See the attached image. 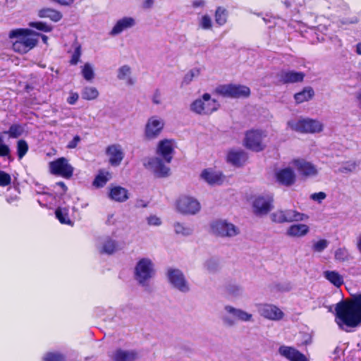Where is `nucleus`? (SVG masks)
Returning <instances> with one entry per match:
<instances>
[{
	"mask_svg": "<svg viewBox=\"0 0 361 361\" xmlns=\"http://www.w3.org/2000/svg\"><path fill=\"white\" fill-rule=\"evenodd\" d=\"M336 322L346 331L361 324V293L353 297L349 302H342L336 307Z\"/></svg>",
	"mask_w": 361,
	"mask_h": 361,
	"instance_id": "nucleus-1",
	"label": "nucleus"
},
{
	"mask_svg": "<svg viewBox=\"0 0 361 361\" xmlns=\"http://www.w3.org/2000/svg\"><path fill=\"white\" fill-rule=\"evenodd\" d=\"M39 34L29 29H15L9 32L11 39H16L13 43V49L16 52L25 54L33 49L37 44Z\"/></svg>",
	"mask_w": 361,
	"mask_h": 361,
	"instance_id": "nucleus-2",
	"label": "nucleus"
},
{
	"mask_svg": "<svg viewBox=\"0 0 361 361\" xmlns=\"http://www.w3.org/2000/svg\"><path fill=\"white\" fill-rule=\"evenodd\" d=\"M155 274V265L150 258L142 257L138 259L134 267V278L139 285L148 287Z\"/></svg>",
	"mask_w": 361,
	"mask_h": 361,
	"instance_id": "nucleus-3",
	"label": "nucleus"
},
{
	"mask_svg": "<svg viewBox=\"0 0 361 361\" xmlns=\"http://www.w3.org/2000/svg\"><path fill=\"white\" fill-rule=\"evenodd\" d=\"M220 108L219 102L209 93H204L190 104V110L198 116H210Z\"/></svg>",
	"mask_w": 361,
	"mask_h": 361,
	"instance_id": "nucleus-4",
	"label": "nucleus"
},
{
	"mask_svg": "<svg viewBox=\"0 0 361 361\" xmlns=\"http://www.w3.org/2000/svg\"><path fill=\"white\" fill-rule=\"evenodd\" d=\"M267 137V132L262 129H252L246 132L244 145L249 149L254 152L264 150L267 144L264 139Z\"/></svg>",
	"mask_w": 361,
	"mask_h": 361,
	"instance_id": "nucleus-5",
	"label": "nucleus"
},
{
	"mask_svg": "<svg viewBox=\"0 0 361 361\" xmlns=\"http://www.w3.org/2000/svg\"><path fill=\"white\" fill-rule=\"evenodd\" d=\"M227 314L222 316V322L226 326L232 327L236 324L237 321L250 322L253 321V316L242 309L235 308L231 305L224 307Z\"/></svg>",
	"mask_w": 361,
	"mask_h": 361,
	"instance_id": "nucleus-6",
	"label": "nucleus"
},
{
	"mask_svg": "<svg viewBox=\"0 0 361 361\" xmlns=\"http://www.w3.org/2000/svg\"><path fill=\"white\" fill-rule=\"evenodd\" d=\"M288 126L293 130L305 133H317L323 130V124L314 119L303 118L298 121H290Z\"/></svg>",
	"mask_w": 361,
	"mask_h": 361,
	"instance_id": "nucleus-7",
	"label": "nucleus"
},
{
	"mask_svg": "<svg viewBox=\"0 0 361 361\" xmlns=\"http://www.w3.org/2000/svg\"><path fill=\"white\" fill-rule=\"evenodd\" d=\"M176 209L184 215H195L200 211L201 204L194 197L181 195L176 202Z\"/></svg>",
	"mask_w": 361,
	"mask_h": 361,
	"instance_id": "nucleus-8",
	"label": "nucleus"
},
{
	"mask_svg": "<svg viewBox=\"0 0 361 361\" xmlns=\"http://www.w3.org/2000/svg\"><path fill=\"white\" fill-rule=\"evenodd\" d=\"M211 231L220 237L233 238L239 234V228L225 219H217L211 223Z\"/></svg>",
	"mask_w": 361,
	"mask_h": 361,
	"instance_id": "nucleus-9",
	"label": "nucleus"
},
{
	"mask_svg": "<svg viewBox=\"0 0 361 361\" xmlns=\"http://www.w3.org/2000/svg\"><path fill=\"white\" fill-rule=\"evenodd\" d=\"M215 92L224 97L240 98L247 97L250 94L248 87L242 85L227 84L218 86Z\"/></svg>",
	"mask_w": 361,
	"mask_h": 361,
	"instance_id": "nucleus-10",
	"label": "nucleus"
},
{
	"mask_svg": "<svg viewBox=\"0 0 361 361\" xmlns=\"http://www.w3.org/2000/svg\"><path fill=\"white\" fill-rule=\"evenodd\" d=\"M49 170L53 175L68 179L72 177L74 169L66 158L61 157L49 162Z\"/></svg>",
	"mask_w": 361,
	"mask_h": 361,
	"instance_id": "nucleus-11",
	"label": "nucleus"
},
{
	"mask_svg": "<svg viewBox=\"0 0 361 361\" xmlns=\"http://www.w3.org/2000/svg\"><path fill=\"white\" fill-rule=\"evenodd\" d=\"M164 119L157 116L149 118L145 126V139L147 140L157 139L164 129Z\"/></svg>",
	"mask_w": 361,
	"mask_h": 361,
	"instance_id": "nucleus-12",
	"label": "nucleus"
},
{
	"mask_svg": "<svg viewBox=\"0 0 361 361\" xmlns=\"http://www.w3.org/2000/svg\"><path fill=\"white\" fill-rule=\"evenodd\" d=\"M167 278L171 286L183 293L190 290V286L183 273L178 269L169 268L167 270Z\"/></svg>",
	"mask_w": 361,
	"mask_h": 361,
	"instance_id": "nucleus-13",
	"label": "nucleus"
},
{
	"mask_svg": "<svg viewBox=\"0 0 361 361\" xmlns=\"http://www.w3.org/2000/svg\"><path fill=\"white\" fill-rule=\"evenodd\" d=\"M166 164L164 159L162 160L159 157H152L149 158L144 165L157 177H166L169 175L170 172V169Z\"/></svg>",
	"mask_w": 361,
	"mask_h": 361,
	"instance_id": "nucleus-14",
	"label": "nucleus"
},
{
	"mask_svg": "<svg viewBox=\"0 0 361 361\" xmlns=\"http://www.w3.org/2000/svg\"><path fill=\"white\" fill-rule=\"evenodd\" d=\"M257 310L262 317L271 321H280L284 317L283 312L273 304H260L257 306Z\"/></svg>",
	"mask_w": 361,
	"mask_h": 361,
	"instance_id": "nucleus-15",
	"label": "nucleus"
},
{
	"mask_svg": "<svg viewBox=\"0 0 361 361\" xmlns=\"http://www.w3.org/2000/svg\"><path fill=\"white\" fill-rule=\"evenodd\" d=\"M273 196L267 195L255 197L252 202L255 214L257 215L267 214L272 207Z\"/></svg>",
	"mask_w": 361,
	"mask_h": 361,
	"instance_id": "nucleus-16",
	"label": "nucleus"
},
{
	"mask_svg": "<svg viewBox=\"0 0 361 361\" xmlns=\"http://www.w3.org/2000/svg\"><path fill=\"white\" fill-rule=\"evenodd\" d=\"M174 142L173 140L164 139L160 140L157 148V154L163 157L164 161L169 164L174 152Z\"/></svg>",
	"mask_w": 361,
	"mask_h": 361,
	"instance_id": "nucleus-17",
	"label": "nucleus"
},
{
	"mask_svg": "<svg viewBox=\"0 0 361 361\" xmlns=\"http://www.w3.org/2000/svg\"><path fill=\"white\" fill-rule=\"evenodd\" d=\"M136 25V20L131 16H124L117 20L109 32L111 36H116L121 34L123 32L135 27Z\"/></svg>",
	"mask_w": 361,
	"mask_h": 361,
	"instance_id": "nucleus-18",
	"label": "nucleus"
},
{
	"mask_svg": "<svg viewBox=\"0 0 361 361\" xmlns=\"http://www.w3.org/2000/svg\"><path fill=\"white\" fill-rule=\"evenodd\" d=\"M292 164L300 174L305 177L314 176L318 173L317 168L312 163L303 159H295Z\"/></svg>",
	"mask_w": 361,
	"mask_h": 361,
	"instance_id": "nucleus-19",
	"label": "nucleus"
},
{
	"mask_svg": "<svg viewBox=\"0 0 361 361\" xmlns=\"http://www.w3.org/2000/svg\"><path fill=\"white\" fill-rule=\"evenodd\" d=\"M279 353L289 361H307L305 355L291 346H280Z\"/></svg>",
	"mask_w": 361,
	"mask_h": 361,
	"instance_id": "nucleus-20",
	"label": "nucleus"
},
{
	"mask_svg": "<svg viewBox=\"0 0 361 361\" xmlns=\"http://www.w3.org/2000/svg\"><path fill=\"white\" fill-rule=\"evenodd\" d=\"M200 178L209 185H220L224 178L221 171L213 169H204L200 173Z\"/></svg>",
	"mask_w": 361,
	"mask_h": 361,
	"instance_id": "nucleus-21",
	"label": "nucleus"
},
{
	"mask_svg": "<svg viewBox=\"0 0 361 361\" xmlns=\"http://www.w3.org/2000/svg\"><path fill=\"white\" fill-rule=\"evenodd\" d=\"M113 361H136L140 358L139 353L135 350L116 349L111 355Z\"/></svg>",
	"mask_w": 361,
	"mask_h": 361,
	"instance_id": "nucleus-22",
	"label": "nucleus"
},
{
	"mask_svg": "<svg viewBox=\"0 0 361 361\" xmlns=\"http://www.w3.org/2000/svg\"><path fill=\"white\" fill-rule=\"evenodd\" d=\"M106 154L109 157V163L112 166H118L124 157L123 149L120 145H111L106 149Z\"/></svg>",
	"mask_w": 361,
	"mask_h": 361,
	"instance_id": "nucleus-23",
	"label": "nucleus"
},
{
	"mask_svg": "<svg viewBox=\"0 0 361 361\" xmlns=\"http://www.w3.org/2000/svg\"><path fill=\"white\" fill-rule=\"evenodd\" d=\"M98 249L100 252L111 255L119 250L118 242L109 236L100 239Z\"/></svg>",
	"mask_w": 361,
	"mask_h": 361,
	"instance_id": "nucleus-24",
	"label": "nucleus"
},
{
	"mask_svg": "<svg viewBox=\"0 0 361 361\" xmlns=\"http://www.w3.org/2000/svg\"><path fill=\"white\" fill-rule=\"evenodd\" d=\"M304 77L303 73L293 71H283L279 74V81L284 84L302 82Z\"/></svg>",
	"mask_w": 361,
	"mask_h": 361,
	"instance_id": "nucleus-25",
	"label": "nucleus"
},
{
	"mask_svg": "<svg viewBox=\"0 0 361 361\" xmlns=\"http://www.w3.org/2000/svg\"><path fill=\"white\" fill-rule=\"evenodd\" d=\"M310 232V227L304 224L290 225L286 230V235L292 238H302Z\"/></svg>",
	"mask_w": 361,
	"mask_h": 361,
	"instance_id": "nucleus-26",
	"label": "nucleus"
},
{
	"mask_svg": "<svg viewBox=\"0 0 361 361\" xmlns=\"http://www.w3.org/2000/svg\"><path fill=\"white\" fill-rule=\"evenodd\" d=\"M276 178L279 183L285 185H290L295 180V175L290 168L279 170L276 173Z\"/></svg>",
	"mask_w": 361,
	"mask_h": 361,
	"instance_id": "nucleus-27",
	"label": "nucleus"
},
{
	"mask_svg": "<svg viewBox=\"0 0 361 361\" xmlns=\"http://www.w3.org/2000/svg\"><path fill=\"white\" fill-rule=\"evenodd\" d=\"M247 154L243 150H231L228 152L227 160L235 166H240L247 160Z\"/></svg>",
	"mask_w": 361,
	"mask_h": 361,
	"instance_id": "nucleus-28",
	"label": "nucleus"
},
{
	"mask_svg": "<svg viewBox=\"0 0 361 361\" xmlns=\"http://www.w3.org/2000/svg\"><path fill=\"white\" fill-rule=\"evenodd\" d=\"M109 197L116 202H123L129 198L128 191L121 186H113L109 191Z\"/></svg>",
	"mask_w": 361,
	"mask_h": 361,
	"instance_id": "nucleus-29",
	"label": "nucleus"
},
{
	"mask_svg": "<svg viewBox=\"0 0 361 361\" xmlns=\"http://www.w3.org/2000/svg\"><path fill=\"white\" fill-rule=\"evenodd\" d=\"M117 78L120 80H124L127 85L135 84V80L131 77V68L128 65H123L118 69Z\"/></svg>",
	"mask_w": 361,
	"mask_h": 361,
	"instance_id": "nucleus-30",
	"label": "nucleus"
},
{
	"mask_svg": "<svg viewBox=\"0 0 361 361\" xmlns=\"http://www.w3.org/2000/svg\"><path fill=\"white\" fill-rule=\"evenodd\" d=\"M38 16L42 18H47L54 22H58L62 18L63 15L55 9L44 8L38 11Z\"/></svg>",
	"mask_w": 361,
	"mask_h": 361,
	"instance_id": "nucleus-31",
	"label": "nucleus"
},
{
	"mask_svg": "<svg viewBox=\"0 0 361 361\" xmlns=\"http://www.w3.org/2000/svg\"><path fill=\"white\" fill-rule=\"evenodd\" d=\"M69 212V207L60 206L55 212L56 217L61 224L72 225L73 222L70 219Z\"/></svg>",
	"mask_w": 361,
	"mask_h": 361,
	"instance_id": "nucleus-32",
	"label": "nucleus"
},
{
	"mask_svg": "<svg viewBox=\"0 0 361 361\" xmlns=\"http://www.w3.org/2000/svg\"><path fill=\"white\" fill-rule=\"evenodd\" d=\"M284 211L286 223L303 221L308 219V216L307 214L300 213L294 209H286Z\"/></svg>",
	"mask_w": 361,
	"mask_h": 361,
	"instance_id": "nucleus-33",
	"label": "nucleus"
},
{
	"mask_svg": "<svg viewBox=\"0 0 361 361\" xmlns=\"http://www.w3.org/2000/svg\"><path fill=\"white\" fill-rule=\"evenodd\" d=\"M324 276L336 287H340L343 283V277L336 271H326Z\"/></svg>",
	"mask_w": 361,
	"mask_h": 361,
	"instance_id": "nucleus-34",
	"label": "nucleus"
},
{
	"mask_svg": "<svg viewBox=\"0 0 361 361\" xmlns=\"http://www.w3.org/2000/svg\"><path fill=\"white\" fill-rule=\"evenodd\" d=\"M314 94L313 89L310 87H305L301 92L295 94L294 98L298 104L311 99Z\"/></svg>",
	"mask_w": 361,
	"mask_h": 361,
	"instance_id": "nucleus-35",
	"label": "nucleus"
},
{
	"mask_svg": "<svg viewBox=\"0 0 361 361\" xmlns=\"http://www.w3.org/2000/svg\"><path fill=\"white\" fill-rule=\"evenodd\" d=\"M360 161L349 160L343 162L339 168L338 171L342 173H350L355 172L360 166Z\"/></svg>",
	"mask_w": 361,
	"mask_h": 361,
	"instance_id": "nucleus-36",
	"label": "nucleus"
},
{
	"mask_svg": "<svg viewBox=\"0 0 361 361\" xmlns=\"http://www.w3.org/2000/svg\"><path fill=\"white\" fill-rule=\"evenodd\" d=\"M81 96L83 99L93 100L98 97L99 92L94 87H85L82 90Z\"/></svg>",
	"mask_w": 361,
	"mask_h": 361,
	"instance_id": "nucleus-37",
	"label": "nucleus"
},
{
	"mask_svg": "<svg viewBox=\"0 0 361 361\" xmlns=\"http://www.w3.org/2000/svg\"><path fill=\"white\" fill-rule=\"evenodd\" d=\"M228 11L222 7H218L215 11V22L219 26L224 25L227 21Z\"/></svg>",
	"mask_w": 361,
	"mask_h": 361,
	"instance_id": "nucleus-38",
	"label": "nucleus"
},
{
	"mask_svg": "<svg viewBox=\"0 0 361 361\" xmlns=\"http://www.w3.org/2000/svg\"><path fill=\"white\" fill-rule=\"evenodd\" d=\"M111 178V174L108 171H100L96 176L93 185L97 188L103 187Z\"/></svg>",
	"mask_w": 361,
	"mask_h": 361,
	"instance_id": "nucleus-39",
	"label": "nucleus"
},
{
	"mask_svg": "<svg viewBox=\"0 0 361 361\" xmlns=\"http://www.w3.org/2000/svg\"><path fill=\"white\" fill-rule=\"evenodd\" d=\"M174 231L178 235L188 236L192 233V228L185 224L176 222L173 225Z\"/></svg>",
	"mask_w": 361,
	"mask_h": 361,
	"instance_id": "nucleus-40",
	"label": "nucleus"
},
{
	"mask_svg": "<svg viewBox=\"0 0 361 361\" xmlns=\"http://www.w3.org/2000/svg\"><path fill=\"white\" fill-rule=\"evenodd\" d=\"M43 361H66L64 355L59 352H48L42 357Z\"/></svg>",
	"mask_w": 361,
	"mask_h": 361,
	"instance_id": "nucleus-41",
	"label": "nucleus"
},
{
	"mask_svg": "<svg viewBox=\"0 0 361 361\" xmlns=\"http://www.w3.org/2000/svg\"><path fill=\"white\" fill-rule=\"evenodd\" d=\"M334 257L337 261L346 262L350 259V255L346 248L340 247L335 251Z\"/></svg>",
	"mask_w": 361,
	"mask_h": 361,
	"instance_id": "nucleus-42",
	"label": "nucleus"
},
{
	"mask_svg": "<svg viewBox=\"0 0 361 361\" xmlns=\"http://www.w3.org/2000/svg\"><path fill=\"white\" fill-rule=\"evenodd\" d=\"M198 25L202 30H211L213 25L212 18L207 14L203 15L199 19Z\"/></svg>",
	"mask_w": 361,
	"mask_h": 361,
	"instance_id": "nucleus-43",
	"label": "nucleus"
},
{
	"mask_svg": "<svg viewBox=\"0 0 361 361\" xmlns=\"http://www.w3.org/2000/svg\"><path fill=\"white\" fill-rule=\"evenodd\" d=\"M81 73L82 77L87 81L92 80L94 78L93 67L89 63H85V65L82 67Z\"/></svg>",
	"mask_w": 361,
	"mask_h": 361,
	"instance_id": "nucleus-44",
	"label": "nucleus"
},
{
	"mask_svg": "<svg viewBox=\"0 0 361 361\" xmlns=\"http://www.w3.org/2000/svg\"><path fill=\"white\" fill-rule=\"evenodd\" d=\"M17 154L19 159H21L27 152L29 147L25 140H19L17 142Z\"/></svg>",
	"mask_w": 361,
	"mask_h": 361,
	"instance_id": "nucleus-45",
	"label": "nucleus"
},
{
	"mask_svg": "<svg viewBox=\"0 0 361 361\" xmlns=\"http://www.w3.org/2000/svg\"><path fill=\"white\" fill-rule=\"evenodd\" d=\"M23 133V128L18 124L12 125L8 131H5V134H8L11 138H16L20 136Z\"/></svg>",
	"mask_w": 361,
	"mask_h": 361,
	"instance_id": "nucleus-46",
	"label": "nucleus"
},
{
	"mask_svg": "<svg viewBox=\"0 0 361 361\" xmlns=\"http://www.w3.org/2000/svg\"><path fill=\"white\" fill-rule=\"evenodd\" d=\"M200 73L199 68H193L189 71L185 75L182 81L183 85L190 84L192 80L199 76Z\"/></svg>",
	"mask_w": 361,
	"mask_h": 361,
	"instance_id": "nucleus-47",
	"label": "nucleus"
},
{
	"mask_svg": "<svg viewBox=\"0 0 361 361\" xmlns=\"http://www.w3.org/2000/svg\"><path fill=\"white\" fill-rule=\"evenodd\" d=\"M29 26L44 32H49L53 29L52 26L43 22H30Z\"/></svg>",
	"mask_w": 361,
	"mask_h": 361,
	"instance_id": "nucleus-48",
	"label": "nucleus"
},
{
	"mask_svg": "<svg viewBox=\"0 0 361 361\" xmlns=\"http://www.w3.org/2000/svg\"><path fill=\"white\" fill-rule=\"evenodd\" d=\"M328 240L325 239H321L313 243L312 250L314 252H322L328 247Z\"/></svg>",
	"mask_w": 361,
	"mask_h": 361,
	"instance_id": "nucleus-49",
	"label": "nucleus"
},
{
	"mask_svg": "<svg viewBox=\"0 0 361 361\" xmlns=\"http://www.w3.org/2000/svg\"><path fill=\"white\" fill-rule=\"evenodd\" d=\"M271 219L272 221L278 224L286 223L285 221V211L282 209H279L270 215Z\"/></svg>",
	"mask_w": 361,
	"mask_h": 361,
	"instance_id": "nucleus-50",
	"label": "nucleus"
},
{
	"mask_svg": "<svg viewBox=\"0 0 361 361\" xmlns=\"http://www.w3.org/2000/svg\"><path fill=\"white\" fill-rule=\"evenodd\" d=\"M0 157H7L12 160L11 157V149L8 145L4 143L2 136H0Z\"/></svg>",
	"mask_w": 361,
	"mask_h": 361,
	"instance_id": "nucleus-51",
	"label": "nucleus"
},
{
	"mask_svg": "<svg viewBox=\"0 0 361 361\" xmlns=\"http://www.w3.org/2000/svg\"><path fill=\"white\" fill-rule=\"evenodd\" d=\"M11 183V177L10 174L4 171L0 170V186L6 187Z\"/></svg>",
	"mask_w": 361,
	"mask_h": 361,
	"instance_id": "nucleus-52",
	"label": "nucleus"
},
{
	"mask_svg": "<svg viewBox=\"0 0 361 361\" xmlns=\"http://www.w3.org/2000/svg\"><path fill=\"white\" fill-rule=\"evenodd\" d=\"M218 267L217 261L214 259H209L204 264V267L210 272L216 271Z\"/></svg>",
	"mask_w": 361,
	"mask_h": 361,
	"instance_id": "nucleus-53",
	"label": "nucleus"
},
{
	"mask_svg": "<svg viewBox=\"0 0 361 361\" xmlns=\"http://www.w3.org/2000/svg\"><path fill=\"white\" fill-rule=\"evenodd\" d=\"M80 56H81V47H80V46L78 45L75 47V50L71 56V59L70 61V63L72 65L77 64L80 60Z\"/></svg>",
	"mask_w": 361,
	"mask_h": 361,
	"instance_id": "nucleus-54",
	"label": "nucleus"
},
{
	"mask_svg": "<svg viewBox=\"0 0 361 361\" xmlns=\"http://www.w3.org/2000/svg\"><path fill=\"white\" fill-rule=\"evenodd\" d=\"M227 291L233 296H238L242 294L243 288L238 285H230L227 288Z\"/></svg>",
	"mask_w": 361,
	"mask_h": 361,
	"instance_id": "nucleus-55",
	"label": "nucleus"
},
{
	"mask_svg": "<svg viewBox=\"0 0 361 361\" xmlns=\"http://www.w3.org/2000/svg\"><path fill=\"white\" fill-rule=\"evenodd\" d=\"M148 225L159 226L161 224V220L156 215H150L146 219Z\"/></svg>",
	"mask_w": 361,
	"mask_h": 361,
	"instance_id": "nucleus-56",
	"label": "nucleus"
},
{
	"mask_svg": "<svg viewBox=\"0 0 361 361\" xmlns=\"http://www.w3.org/2000/svg\"><path fill=\"white\" fill-rule=\"evenodd\" d=\"M326 197V195L324 192H316L311 195V199L318 202H321Z\"/></svg>",
	"mask_w": 361,
	"mask_h": 361,
	"instance_id": "nucleus-57",
	"label": "nucleus"
},
{
	"mask_svg": "<svg viewBox=\"0 0 361 361\" xmlns=\"http://www.w3.org/2000/svg\"><path fill=\"white\" fill-rule=\"evenodd\" d=\"M79 98V95L77 92H70L69 97L67 98V102L69 104H75Z\"/></svg>",
	"mask_w": 361,
	"mask_h": 361,
	"instance_id": "nucleus-58",
	"label": "nucleus"
},
{
	"mask_svg": "<svg viewBox=\"0 0 361 361\" xmlns=\"http://www.w3.org/2000/svg\"><path fill=\"white\" fill-rule=\"evenodd\" d=\"M288 6H291L293 4H295V8H302L305 4V0H290L286 2Z\"/></svg>",
	"mask_w": 361,
	"mask_h": 361,
	"instance_id": "nucleus-59",
	"label": "nucleus"
},
{
	"mask_svg": "<svg viewBox=\"0 0 361 361\" xmlns=\"http://www.w3.org/2000/svg\"><path fill=\"white\" fill-rule=\"evenodd\" d=\"M152 102L154 104H159L161 102V93L159 91L156 90L152 97Z\"/></svg>",
	"mask_w": 361,
	"mask_h": 361,
	"instance_id": "nucleus-60",
	"label": "nucleus"
},
{
	"mask_svg": "<svg viewBox=\"0 0 361 361\" xmlns=\"http://www.w3.org/2000/svg\"><path fill=\"white\" fill-rule=\"evenodd\" d=\"M80 141V137L78 135H75L73 139L68 144V148L74 149L77 147L78 144Z\"/></svg>",
	"mask_w": 361,
	"mask_h": 361,
	"instance_id": "nucleus-61",
	"label": "nucleus"
},
{
	"mask_svg": "<svg viewBox=\"0 0 361 361\" xmlns=\"http://www.w3.org/2000/svg\"><path fill=\"white\" fill-rule=\"evenodd\" d=\"M54 2H56L62 6H70L74 1V0H51Z\"/></svg>",
	"mask_w": 361,
	"mask_h": 361,
	"instance_id": "nucleus-62",
	"label": "nucleus"
},
{
	"mask_svg": "<svg viewBox=\"0 0 361 361\" xmlns=\"http://www.w3.org/2000/svg\"><path fill=\"white\" fill-rule=\"evenodd\" d=\"M18 195H9L6 197V202L8 204H14L18 201Z\"/></svg>",
	"mask_w": 361,
	"mask_h": 361,
	"instance_id": "nucleus-63",
	"label": "nucleus"
},
{
	"mask_svg": "<svg viewBox=\"0 0 361 361\" xmlns=\"http://www.w3.org/2000/svg\"><path fill=\"white\" fill-rule=\"evenodd\" d=\"M153 4H154V0H144L143 3H142V7L144 8H150L152 7L153 6Z\"/></svg>",
	"mask_w": 361,
	"mask_h": 361,
	"instance_id": "nucleus-64",
	"label": "nucleus"
}]
</instances>
